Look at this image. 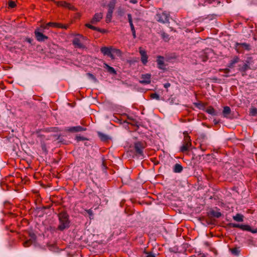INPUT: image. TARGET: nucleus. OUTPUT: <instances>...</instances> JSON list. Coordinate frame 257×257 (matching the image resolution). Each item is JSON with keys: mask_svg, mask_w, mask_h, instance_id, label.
Instances as JSON below:
<instances>
[{"mask_svg": "<svg viewBox=\"0 0 257 257\" xmlns=\"http://www.w3.org/2000/svg\"><path fill=\"white\" fill-rule=\"evenodd\" d=\"M58 217L59 219L58 229L63 231L69 228L70 226V220L68 214L66 212L62 211L58 214Z\"/></svg>", "mask_w": 257, "mask_h": 257, "instance_id": "f257e3e1", "label": "nucleus"}, {"mask_svg": "<svg viewBox=\"0 0 257 257\" xmlns=\"http://www.w3.org/2000/svg\"><path fill=\"white\" fill-rule=\"evenodd\" d=\"M147 147L145 141H138L134 143V150L135 155L138 157L144 158V150Z\"/></svg>", "mask_w": 257, "mask_h": 257, "instance_id": "f03ea898", "label": "nucleus"}, {"mask_svg": "<svg viewBox=\"0 0 257 257\" xmlns=\"http://www.w3.org/2000/svg\"><path fill=\"white\" fill-rule=\"evenodd\" d=\"M183 135L184 136L183 144L180 148V151L182 153L189 151L192 145L190 137L188 135V133L184 132Z\"/></svg>", "mask_w": 257, "mask_h": 257, "instance_id": "7ed1b4c3", "label": "nucleus"}, {"mask_svg": "<svg viewBox=\"0 0 257 257\" xmlns=\"http://www.w3.org/2000/svg\"><path fill=\"white\" fill-rule=\"evenodd\" d=\"M155 19L159 22L164 24L169 21V14L166 12H158L156 16Z\"/></svg>", "mask_w": 257, "mask_h": 257, "instance_id": "20e7f679", "label": "nucleus"}, {"mask_svg": "<svg viewBox=\"0 0 257 257\" xmlns=\"http://www.w3.org/2000/svg\"><path fill=\"white\" fill-rule=\"evenodd\" d=\"M76 37H75L73 41L72 44L74 46L75 48H84V45L81 42L80 38L84 39V37L80 34L76 35Z\"/></svg>", "mask_w": 257, "mask_h": 257, "instance_id": "39448f33", "label": "nucleus"}, {"mask_svg": "<svg viewBox=\"0 0 257 257\" xmlns=\"http://www.w3.org/2000/svg\"><path fill=\"white\" fill-rule=\"evenodd\" d=\"M101 52L104 55L110 57L112 59L114 58L113 52V48L112 47H102L100 48Z\"/></svg>", "mask_w": 257, "mask_h": 257, "instance_id": "423d86ee", "label": "nucleus"}, {"mask_svg": "<svg viewBox=\"0 0 257 257\" xmlns=\"http://www.w3.org/2000/svg\"><path fill=\"white\" fill-rule=\"evenodd\" d=\"M34 33L36 39L39 42H43L48 39L47 36L44 35L41 32H40V29L39 28L35 30Z\"/></svg>", "mask_w": 257, "mask_h": 257, "instance_id": "0eeeda50", "label": "nucleus"}, {"mask_svg": "<svg viewBox=\"0 0 257 257\" xmlns=\"http://www.w3.org/2000/svg\"><path fill=\"white\" fill-rule=\"evenodd\" d=\"M139 53L141 55V60L144 65H146L148 62V56L146 51L142 47L139 48Z\"/></svg>", "mask_w": 257, "mask_h": 257, "instance_id": "6e6552de", "label": "nucleus"}, {"mask_svg": "<svg viewBox=\"0 0 257 257\" xmlns=\"http://www.w3.org/2000/svg\"><path fill=\"white\" fill-rule=\"evenodd\" d=\"M228 226L233 228H239L243 230H246L251 232V227L248 225L239 224L236 223H230Z\"/></svg>", "mask_w": 257, "mask_h": 257, "instance_id": "1a4fd4ad", "label": "nucleus"}, {"mask_svg": "<svg viewBox=\"0 0 257 257\" xmlns=\"http://www.w3.org/2000/svg\"><path fill=\"white\" fill-rule=\"evenodd\" d=\"M151 75L150 74H143L140 83L143 84H149L151 83Z\"/></svg>", "mask_w": 257, "mask_h": 257, "instance_id": "9d476101", "label": "nucleus"}, {"mask_svg": "<svg viewBox=\"0 0 257 257\" xmlns=\"http://www.w3.org/2000/svg\"><path fill=\"white\" fill-rule=\"evenodd\" d=\"M55 3L58 6L62 7L65 8H67L71 10H75V8L72 6L70 4L64 1L56 2Z\"/></svg>", "mask_w": 257, "mask_h": 257, "instance_id": "9b49d317", "label": "nucleus"}, {"mask_svg": "<svg viewBox=\"0 0 257 257\" xmlns=\"http://www.w3.org/2000/svg\"><path fill=\"white\" fill-rule=\"evenodd\" d=\"M103 18V14L102 13H96L92 19L90 21V23L92 24L95 25Z\"/></svg>", "mask_w": 257, "mask_h": 257, "instance_id": "f8f14e48", "label": "nucleus"}, {"mask_svg": "<svg viewBox=\"0 0 257 257\" xmlns=\"http://www.w3.org/2000/svg\"><path fill=\"white\" fill-rule=\"evenodd\" d=\"M157 62L158 64V67L160 69L164 70L165 69V65L164 61V57L159 56L157 57Z\"/></svg>", "mask_w": 257, "mask_h": 257, "instance_id": "ddd939ff", "label": "nucleus"}, {"mask_svg": "<svg viewBox=\"0 0 257 257\" xmlns=\"http://www.w3.org/2000/svg\"><path fill=\"white\" fill-rule=\"evenodd\" d=\"M240 48H242L245 50H250V46L249 44L243 43H236V49L237 51H239Z\"/></svg>", "mask_w": 257, "mask_h": 257, "instance_id": "4468645a", "label": "nucleus"}, {"mask_svg": "<svg viewBox=\"0 0 257 257\" xmlns=\"http://www.w3.org/2000/svg\"><path fill=\"white\" fill-rule=\"evenodd\" d=\"M49 27L60 28L61 27H62V24L57 23L49 22L47 23L45 26H41V27L44 29H48Z\"/></svg>", "mask_w": 257, "mask_h": 257, "instance_id": "2eb2a0df", "label": "nucleus"}, {"mask_svg": "<svg viewBox=\"0 0 257 257\" xmlns=\"http://www.w3.org/2000/svg\"><path fill=\"white\" fill-rule=\"evenodd\" d=\"M86 129L81 126H76L68 127L67 130L70 132H79L84 131Z\"/></svg>", "mask_w": 257, "mask_h": 257, "instance_id": "dca6fc26", "label": "nucleus"}, {"mask_svg": "<svg viewBox=\"0 0 257 257\" xmlns=\"http://www.w3.org/2000/svg\"><path fill=\"white\" fill-rule=\"evenodd\" d=\"M212 53V50L210 49H206L205 50L204 52H203V54L202 55V61L204 62L206 61L209 56V54Z\"/></svg>", "mask_w": 257, "mask_h": 257, "instance_id": "f3484780", "label": "nucleus"}, {"mask_svg": "<svg viewBox=\"0 0 257 257\" xmlns=\"http://www.w3.org/2000/svg\"><path fill=\"white\" fill-rule=\"evenodd\" d=\"M31 238L30 239L25 241L23 243L24 246L25 247H27L29 246L31 244H32L34 242L35 238H36L35 234H33L32 235H31Z\"/></svg>", "mask_w": 257, "mask_h": 257, "instance_id": "a211bd4d", "label": "nucleus"}, {"mask_svg": "<svg viewBox=\"0 0 257 257\" xmlns=\"http://www.w3.org/2000/svg\"><path fill=\"white\" fill-rule=\"evenodd\" d=\"M85 26L86 27H87L88 28H89L91 30H95V31H97L98 32H99L100 33H105L106 32V30H104V29H101L99 28H97V27H94L93 26H92V25L90 24H85Z\"/></svg>", "mask_w": 257, "mask_h": 257, "instance_id": "6ab92c4d", "label": "nucleus"}, {"mask_svg": "<svg viewBox=\"0 0 257 257\" xmlns=\"http://www.w3.org/2000/svg\"><path fill=\"white\" fill-rule=\"evenodd\" d=\"M103 67H104V68L107 69L108 72H109L110 74H113V75H116V72L115 70V69L113 67L109 66L106 63H104V66Z\"/></svg>", "mask_w": 257, "mask_h": 257, "instance_id": "aec40b11", "label": "nucleus"}, {"mask_svg": "<svg viewBox=\"0 0 257 257\" xmlns=\"http://www.w3.org/2000/svg\"><path fill=\"white\" fill-rule=\"evenodd\" d=\"M239 59L238 57H237V56L234 57L233 58V59L230 61L228 65V67L230 68L234 67V64L238 63L239 62Z\"/></svg>", "mask_w": 257, "mask_h": 257, "instance_id": "412c9836", "label": "nucleus"}, {"mask_svg": "<svg viewBox=\"0 0 257 257\" xmlns=\"http://www.w3.org/2000/svg\"><path fill=\"white\" fill-rule=\"evenodd\" d=\"M249 69V66L247 64H244L243 66H240L239 68V70L242 72V75L244 76L246 70Z\"/></svg>", "mask_w": 257, "mask_h": 257, "instance_id": "4be33fe9", "label": "nucleus"}, {"mask_svg": "<svg viewBox=\"0 0 257 257\" xmlns=\"http://www.w3.org/2000/svg\"><path fill=\"white\" fill-rule=\"evenodd\" d=\"M183 170L182 166L179 164H176L174 167L173 171L175 173H180Z\"/></svg>", "mask_w": 257, "mask_h": 257, "instance_id": "5701e85b", "label": "nucleus"}, {"mask_svg": "<svg viewBox=\"0 0 257 257\" xmlns=\"http://www.w3.org/2000/svg\"><path fill=\"white\" fill-rule=\"evenodd\" d=\"M233 219L236 221L242 222L243 220V216L241 214L237 213L233 216Z\"/></svg>", "mask_w": 257, "mask_h": 257, "instance_id": "b1692460", "label": "nucleus"}, {"mask_svg": "<svg viewBox=\"0 0 257 257\" xmlns=\"http://www.w3.org/2000/svg\"><path fill=\"white\" fill-rule=\"evenodd\" d=\"M98 135L100 140L102 141H106L108 140L109 138L107 135L100 132L98 133Z\"/></svg>", "mask_w": 257, "mask_h": 257, "instance_id": "393cba45", "label": "nucleus"}, {"mask_svg": "<svg viewBox=\"0 0 257 257\" xmlns=\"http://www.w3.org/2000/svg\"><path fill=\"white\" fill-rule=\"evenodd\" d=\"M113 11L111 10H108L106 17V23H109L110 22V20L112 18Z\"/></svg>", "mask_w": 257, "mask_h": 257, "instance_id": "a878e982", "label": "nucleus"}, {"mask_svg": "<svg viewBox=\"0 0 257 257\" xmlns=\"http://www.w3.org/2000/svg\"><path fill=\"white\" fill-rule=\"evenodd\" d=\"M206 112L211 115H216L215 109L212 106H209L206 109Z\"/></svg>", "mask_w": 257, "mask_h": 257, "instance_id": "bb28decb", "label": "nucleus"}, {"mask_svg": "<svg viewBox=\"0 0 257 257\" xmlns=\"http://www.w3.org/2000/svg\"><path fill=\"white\" fill-rule=\"evenodd\" d=\"M210 214L212 216L217 218H219L221 216V213L220 212L215 211L214 210L210 211Z\"/></svg>", "mask_w": 257, "mask_h": 257, "instance_id": "cd10ccee", "label": "nucleus"}, {"mask_svg": "<svg viewBox=\"0 0 257 257\" xmlns=\"http://www.w3.org/2000/svg\"><path fill=\"white\" fill-rule=\"evenodd\" d=\"M231 112L230 108L229 106H225L223 108V113L224 116H226V115L229 114Z\"/></svg>", "mask_w": 257, "mask_h": 257, "instance_id": "c85d7f7f", "label": "nucleus"}, {"mask_svg": "<svg viewBox=\"0 0 257 257\" xmlns=\"http://www.w3.org/2000/svg\"><path fill=\"white\" fill-rule=\"evenodd\" d=\"M249 114L251 116H256L257 115V108L252 107L249 109Z\"/></svg>", "mask_w": 257, "mask_h": 257, "instance_id": "c756f323", "label": "nucleus"}, {"mask_svg": "<svg viewBox=\"0 0 257 257\" xmlns=\"http://www.w3.org/2000/svg\"><path fill=\"white\" fill-rule=\"evenodd\" d=\"M115 3L116 2L115 0L111 1L108 5L109 8L108 10H111L112 11H113L115 5Z\"/></svg>", "mask_w": 257, "mask_h": 257, "instance_id": "7c9ffc66", "label": "nucleus"}, {"mask_svg": "<svg viewBox=\"0 0 257 257\" xmlns=\"http://www.w3.org/2000/svg\"><path fill=\"white\" fill-rule=\"evenodd\" d=\"M85 211L88 214L90 219H93L94 218L93 217L94 214H93L92 210L91 209H86V210H85Z\"/></svg>", "mask_w": 257, "mask_h": 257, "instance_id": "2f4dec72", "label": "nucleus"}, {"mask_svg": "<svg viewBox=\"0 0 257 257\" xmlns=\"http://www.w3.org/2000/svg\"><path fill=\"white\" fill-rule=\"evenodd\" d=\"M231 251L232 254L235 255H238L239 254V251L238 248H233L231 249Z\"/></svg>", "mask_w": 257, "mask_h": 257, "instance_id": "473e14b6", "label": "nucleus"}, {"mask_svg": "<svg viewBox=\"0 0 257 257\" xmlns=\"http://www.w3.org/2000/svg\"><path fill=\"white\" fill-rule=\"evenodd\" d=\"M151 97L152 99H156L157 100L160 99L159 95L157 93H152L151 94Z\"/></svg>", "mask_w": 257, "mask_h": 257, "instance_id": "72a5a7b5", "label": "nucleus"}, {"mask_svg": "<svg viewBox=\"0 0 257 257\" xmlns=\"http://www.w3.org/2000/svg\"><path fill=\"white\" fill-rule=\"evenodd\" d=\"M9 7L11 8H14L16 6V4L15 2L11 1L9 2L8 3Z\"/></svg>", "mask_w": 257, "mask_h": 257, "instance_id": "f704fd0d", "label": "nucleus"}, {"mask_svg": "<svg viewBox=\"0 0 257 257\" xmlns=\"http://www.w3.org/2000/svg\"><path fill=\"white\" fill-rule=\"evenodd\" d=\"M112 53H116V54H117L118 56H120L121 54V51L119 49H115L113 48V52Z\"/></svg>", "mask_w": 257, "mask_h": 257, "instance_id": "c9c22d12", "label": "nucleus"}, {"mask_svg": "<svg viewBox=\"0 0 257 257\" xmlns=\"http://www.w3.org/2000/svg\"><path fill=\"white\" fill-rule=\"evenodd\" d=\"M87 75H88V76L89 77V78L92 79V80H93L95 82H96L97 81V79L96 78H95V77L91 73H88L87 74Z\"/></svg>", "mask_w": 257, "mask_h": 257, "instance_id": "e433bc0d", "label": "nucleus"}, {"mask_svg": "<svg viewBox=\"0 0 257 257\" xmlns=\"http://www.w3.org/2000/svg\"><path fill=\"white\" fill-rule=\"evenodd\" d=\"M127 18H128V21L129 24H132L133 20H132V17L131 14H127Z\"/></svg>", "mask_w": 257, "mask_h": 257, "instance_id": "4c0bfd02", "label": "nucleus"}, {"mask_svg": "<svg viewBox=\"0 0 257 257\" xmlns=\"http://www.w3.org/2000/svg\"><path fill=\"white\" fill-rule=\"evenodd\" d=\"M223 72L225 74L224 76L225 77H228V75L227 74L230 72V70L228 68L225 69L223 70Z\"/></svg>", "mask_w": 257, "mask_h": 257, "instance_id": "58836bf2", "label": "nucleus"}, {"mask_svg": "<svg viewBox=\"0 0 257 257\" xmlns=\"http://www.w3.org/2000/svg\"><path fill=\"white\" fill-rule=\"evenodd\" d=\"M162 37L163 38V39L166 41H168L169 38H168V35L165 33H163L162 34Z\"/></svg>", "mask_w": 257, "mask_h": 257, "instance_id": "ea45409f", "label": "nucleus"}, {"mask_svg": "<svg viewBox=\"0 0 257 257\" xmlns=\"http://www.w3.org/2000/svg\"><path fill=\"white\" fill-rule=\"evenodd\" d=\"M76 139H77V141H83V140H85V139L84 138H83V137H78V136H77V137H76Z\"/></svg>", "mask_w": 257, "mask_h": 257, "instance_id": "a19ab883", "label": "nucleus"}, {"mask_svg": "<svg viewBox=\"0 0 257 257\" xmlns=\"http://www.w3.org/2000/svg\"><path fill=\"white\" fill-rule=\"evenodd\" d=\"M170 85H171V84L170 83H166L164 84V87L165 88H168V87H169L170 86Z\"/></svg>", "mask_w": 257, "mask_h": 257, "instance_id": "79ce46f5", "label": "nucleus"}, {"mask_svg": "<svg viewBox=\"0 0 257 257\" xmlns=\"http://www.w3.org/2000/svg\"><path fill=\"white\" fill-rule=\"evenodd\" d=\"M26 41L27 42H28L29 43L31 44V43H32V42L33 40H32V39H31V38H27L26 39Z\"/></svg>", "mask_w": 257, "mask_h": 257, "instance_id": "37998d69", "label": "nucleus"}, {"mask_svg": "<svg viewBox=\"0 0 257 257\" xmlns=\"http://www.w3.org/2000/svg\"><path fill=\"white\" fill-rule=\"evenodd\" d=\"M130 27H131V31H134V30L135 29V27H134V26L133 25V23L130 24Z\"/></svg>", "mask_w": 257, "mask_h": 257, "instance_id": "c03bdc74", "label": "nucleus"}, {"mask_svg": "<svg viewBox=\"0 0 257 257\" xmlns=\"http://www.w3.org/2000/svg\"><path fill=\"white\" fill-rule=\"evenodd\" d=\"M147 254L148 255L147 256V257H155V255L151 252L147 253Z\"/></svg>", "mask_w": 257, "mask_h": 257, "instance_id": "a18cd8bd", "label": "nucleus"}, {"mask_svg": "<svg viewBox=\"0 0 257 257\" xmlns=\"http://www.w3.org/2000/svg\"><path fill=\"white\" fill-rule=\"evenodd\" d=\"M132 34H133V38L134 39H135L136 38V31L135 30H134V31H132Z\"/></svg>", "mask_w": 257, "mask_h": 257, "instance_id": "49530a36", "label": "nucleus"}, {"mask_svg": "<svg viewBox=\"0 0 257 257\" xmlns=\"http://www.w3.org/2000/svg\"><path fill=\"white\" fill-rule=\"evenodd\" d=\"M130 3L132 4H137L138 3L137 0H130Z\"/></svg>", "mask_w": 257, "mask_h": 257, "instance_id": "de8ad7c7", "label": "nucleus"}, {"mask_svg": "<svg viewBox=\"0 0 257 257\" xmlns=\"http://www.w3.org/2000/svg\"><path fill=\"white\" fill-rule=\"evenodd\" d=\"M251 232L253 233H257V229H252L251 228Z\"/></svg>", "mask_w": 257, "mask_h": 257, "instance_id": "09e8293b", "label": "nucleus"}, {"mask_svg": "<svg viewBox=\"0 0 257 257\" xmlns=\"http://www.w3.org/2000/svg\"><path fill=\"white\" fill-rule=\"evenodd\" d=\"M251 232L253 233H257V229H252L251 228Z\"/></svg>", "mask_w": 257, "mask_h": 257, "instance_id": "8fccbe9b", "label": "nucleus"}, {"mask_svg": "<svg viewBox=\"0 0 257 257\" xmlns=\"http://www.w3.org/2000/svg\"><path fill=\"white\" fill-rule=\"evenodd\" d=\"M200 149H201L202 151H205V148H204L202 147V145H201L200 146Z\"/></svg>", "mask_w": 257, "mask_h": 257, "instance_id": "3c124183", "label": "nucleus"}, {"mask_svg": "<svg viewBox=\"0 0 257 257\" xmlns=\"http://www.w3.org/2000/svg\"><path fill=\"white\" fill-rule=\"evenodd\" d=\"M60 28H63L64 29H67L68 28V26H64L62 25V27H61Z\"/></svg>", "mask_w": 257, "mask_h": 257, "instance_id": "603ef678", "label": "nucleus"}, {"mask_svg": "<svg viewBox=\"0 0 257 257\" xmlns=\"http://www.w3.org/2000/svg\"><path fill=\"white\" fill-rule=\"evenodd\" d=\"M214 124H217V123H218V121H217V120H216L215 119H214Z\"/></svg>", "mask_w": 257, "mask_h": 257, "instance_id": "864d4df0", "label": "nucleus"}, {"mask_svg": "<svg viewBox=\"0 0 257 257\" xmlns=\"http://www.w3.org/2000/svg\"><path fill=\"white\" fill-rule=\"evenodd\" d=\"M42 149L43 150H46V148H45V147L44 146H42Z\"/></svg>", "mask_w": 257, "mask_h": 257, "instance_id": "5fc2aeb1", "label": "nucleus"}, {"mask_svg": "<svg viewBox=\"0 0 257 257\" xmlns=\"http://www.w3.org/2000/svg\"><path fill=\"white\" fill-rule=\"evenodd\" d=\"M201 137H202V138H205L206 137V136L205 135H201Z\"/></svg>", "mask_w": 257, "mask_h": 257, "instance_id": "6e6d98bb", "label": "nucleus"}, {"mask_svg": "<svg viewBox=\"0 0 257 257\" xmlns=\"http://www.w3.org/2000/svg\"><path fill=\"white\" fill-rule=\"evenodd\" d=\"M206 1L208 2H209V3H211V1H210V0H206Z\"/></svg>", "mask_w": 257, "mask_h": 257, "instance_id": "4d7b16f0", "label": "nucleus"}, {"mask_svg": "<svg viewBox=\"0 0 257 257\" xmlns=\"http://www.w3.org/2000/svg\"><path fill=\"white\" fill-rule=\"evenodd\" d=\"M198 103H195V105L196 106H198Z\"/></svg>", "mask_w": 257, "mask_h": 257, "instance_id": "13d9d810", "label": "nucleus"}]
</instances>
